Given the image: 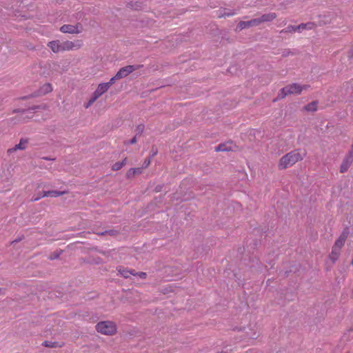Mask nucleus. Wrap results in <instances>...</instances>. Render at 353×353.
I'll use <instances>...</instances> for the list:
<instances>
[{
	"mask_svg": "<svg viewBox=\"0 0 353 353\" xmlns=\"http://www.w3.org/2000/svg\"><path fill=\"white\" fill-rule=\"evenodd\" d=\"M27 110H21V109H16V110H13V112L14 113H17V112H21V113H24L26 112Z\"/></svg>",
	"mask_w": 353,
	"mask_h": 353,
	"instance_id": "nucleus-35",
	"label": "nucleus"
},
{
	"mask_svg": "<svg viewBox=\"0 0 353 353\" xmlns=\"http://www.w3.org/2000/svg\"><path fill=\"white\" fill-rule=\"evenodd\" d=\"M135 276H139L141 279H145L147 276V274L143 272H137Z\"/></svg>",
	"mask_w": 353,
	"mask_h": 353,
	"instance_id": "nucleus-30",
	"label": "nucleus"
},
{
	"mask_svg": "<svg viewBox=\"0 0 353 353\" xmlns=\"http://www.w3.org/2000/svg\"><path fill=\"white\" fill-rule=\"evenodd\" d=\"M144 128H145L144 125H143V124L138 125L136 128L137 134H141L143 132Z\"/></svg>",
	"mask_w": 353,
	"mask_h": 353,
	"instance_id": "nucleus-26",
	"label": "nucleus"
},
{
	"mask_svg": "<svg viewBox=\"0 0 353 353\" xmlns=\"http://www.w3.org/2000/svg\"><path fill=\"white\" fill-rule=\"evenodd\" d=\"M21 239H16L15 240H14L13 241H12V243H17L19 242V241H21Z\"/></svg>",
	"mask_w": 353,
	"mask_h": 353,
	"instance_id": "nucleus-39",
	"label": "nucleus"
},
{
	"mask_svg": "<svg viewBox=\"0 0 353 353\" xmlns=\"http://www.w3.org/2000/svg\"><path fill=\"white\" fill-rule=\"evenodd\" d=\"M258 19H254L247 21H240L238 24V28L240 30L248 28L252 26H256L259 25Z\"/></svg>",
	"mask_w": 353,
	"mask_h": 353,
	"instance_id": "nucleus-11",
	"label": "nucleus"
},
{
	"mask_svg": "<svg viewBox=\"0 0 353 353\" xmlns=\"http://www.w3.org/2000/svg\"><path fill=\"white\" fill-rule=\"evenodd\" d=\"M118 232L114 230H105L104 232L97 233L99 235L109 234L110 236H116Z\"/></svg>",
	"mask_w": 353,
	"mask_h": 353,
	"instance_id": "nucleus-20",
	"label": "nucleus"
},
{
	"mask_svg": "<svg viewBox=\"0 0 353 353\" xmlns=\"http://www.w3.org/2000/svg\"><path fill=\"white\" fill-rule=\"evenodd\" d=\"M143 171V168H130L126 173L127 178H131L134 176L135 174H141Z\"/></svg>",
	"mask_w": 353,
	"mask_h": 353,
	"instance_id": "nucleus-16",
	"label": "nucleus"
},
{
	"mask_svg": "<svg viewBox=\"0 0 353 353\" xmlns=\"http://www.w3.org/2000/svg\"><path fill=\"white\" fill-rule=\"evenodd\" d=\"M81 28L80 23H77L75 26L65 24L60 28V31L63 33L78 34L81 32Z\"/></svg>",
	"mask_w": 353,
	"mask_h": 353,
	"instance_id": "nucleus-6",
	"label": "nucleus"
},
{
	"mask_svg": "<svg viewBox=\"0 0 353 353\" xmlns=\"http://www.w3.org/2000/svg\"><path fill=\"white\" fill-rule=\"evenodd\" d=\"M353 161V156L352 154H347L343 159L341 168H340V172L341 173H343L346 172L348 168H350V165L352 164Z\"/></svg>",
	"mask_w": 353,
	"mask_h": 353,
	"instance_id": "nucleus-10",
	"label": "nucleus"
},
{
	"mask_svg": "<svg viewBox=\"0 0 353 353\" xmlns=\"http://www.w3.org/2000/svg\"><path fill=\"white\" fill-rule=\"evenodd\" d=\"M58 256H59V254H56L54 255V256H50V259H54L58 258Z\"/></svg>",
	"mask_w": 353,
	"mask_h": 353,
	"instance_id": "nucleus-38",
	"label": "nucleus"
},
{
	"mask_svg": "<svg viewBox=\"0 0 353 353\" xmlns=\"http://www.w3.org/2000/svg\"><path fill=\"white\" fill-rule=\"evenodd\" d=\"M341 253V250L332 247V252L329 256L330 260L334 263L339 259Z\"/></svg>",
	"mask_w": 353,
	"mask_h": 353,
	"instance_id": "nucleus-15",
	"label": "nucleus"
},
{
	"mask_svg": "<svg viewBox=\"0 0 353 353\" xmlns=\"http://www.w3.org/2000/svg\"><path fill=\"white\" fill-rule=\"evenodd\" d=\"M117 270L122 276L124 278H129L130 275L135 276L137 272L134 270H128L123 267H119Z\"/></svg>",
	"mask_w": 353,
	"mask_h": 353,
	"instance_id": "nucleus-13",
	"label": "nucleus"
},
{
	"mask_svg": "<svg viewBox=\"0 0 353 353\" xmlns=\"http://www.w3.org/2000/svg\"><path fill=\"white\" fill-rule=\"evenodd\" d=\"M137 141V136L134 137L131 140H130L128 142H125V144H128V143H130V144H134L136 143Z\"/></svg>",
	"mask_w": 353,
	"mask_h": 353,
	"instance_id": "nucleus-32",
	"label": "nucleus"
},
{
	"mask_svg": "<svg viewBox=\"0 0 353 353\" xmlns=\"http://www.w3.org/2000/svg\"><path fill=\"white\" fill-rule=\"evenodd\" d=\"M296 32L295 26H288L285 29H283L281 31V33H287V32Z\"/></svg>",
	"mask_w": 353,
	"mask_h": 353,
	"instance_id": "nucleus-24",
	"label": "nucleus"
},
{
	"mask_svg": "<svg viewBox=\"0 0 353 353\" xmlns=\"http://www.w3.org/2000/svg\"><path fill=\"white\" fill-rule=\"evenodd\" d=\"M347 232L343 231L339 236V237L336 240L334 248L341 249V248L344 245V243L347 238Z\"/></svg>",
	"mask_w": 353,
	"mask_h": 353,
	"instance_id": "nucleus-12",
	"label": "nucleus"
},
{
	"mask_svg": "<svg viewBox=\"0 0 353 353\" xmlns=\"http://www.w3.org/2000/svg\"><path fill=\"white\" fill-rule=\"evenodd\" d=\"M307 85H301L299 83H292L283 88L279 92L277 99H282L288 94H299L303 90H306Z\"/></svg>",
	"mask_w": 353,
	"mask_h": 353,
	"instance_id": "nucleus-3",
	"label": "nucleus"
},
{
	"mask_svg": "<svg viewBox=\"0 0 353 353\" xmlns=\"http://www.w3.org/2000/svg\"><path fill=\"white\" fill-rule=\"evenodd\" d=\"M95 327L98 332L105 335H112L117 332L116 324L110 321H101Z\"/></svg>",
	"mask_w": 353,
	"mask_h": 353,
	"instance_id": "nucleus-4",
	"label": "nucleus"
},
{
	"mask_svg": "<svg viewBox=\"0 0 353 353\" xmlns=\"http://www.w3.org/2000/svg\"><path fill=\"white\" fill-rule=\"evenodd\" d=\"M38 108H39V106H36L35 105V106L30 107L28 110L33 111V110H37Z\"/></svg>",
	"mask_w": 353,
	"mask_h": 353,
	"instance_id": "nucleus-37",
	"label": "nucleus"
},
{
	"mask_svg": "<svg viewBox=\"0 0 353 353\" xmlns=\"http://www.w3.org/2000/svg\"><path fill=\"white\" fill-rule=\"evenodd\" d=\"M295 29H296V32H302L304 29V26L303 25V23L299 25V26H295Z\"/></svg>",
	"mask_w": 353,
	"mask_h": 353,
	"instance_id": "nucleus-31",
	"label": "nucleus"
},
{
	"mask_svg": "<svg viewBox=\"0 0 353 353\" xmlns=\"http://www.w3.org/2000/svg\"><path fill=\"white\" fill-rule=\"evenodd\" d=\"M94 101H92V98L90 99L88 103L85 105V108H89Z\"/></svg>",
	"mask_w": 353,
	"mask_h": 353,
	"instance_id": "nucleus-36",
	"label": "nucleus"
},
{
	"mask_svg": "<svg viewBox=\"0 0 353 353\" xmlns=\"http://www.w3.org/2000/svg\"><path fill=\"white\" fill-rule=\"evenodd\" d=\"M57 343L56 342H51V341H44L43 342V345L46 346V347H56V344Z\"/></svg>",
	"mask_w": 353,
	"mask_h": 353,
	"instance_id": "nucleus-28",
	"label": "nucleus"
},
{
	"mask_svg": "<svg viewBox=\"0 0 353 353\" xmlns=\"http://www.w3.org/2000/svg\"><path fill=\"white\" fill-rule=\"evenodd\" d=\"M0 294H2V290L0 289Z\"/></svg>",
	"mask_w": 353,
	"mask_h": 353,
	"instance_id": "nucleus-43",
	"label": "nucleus"
},
{
	"mask_svg": "<svg viewBox=\"0 0 353 353\" xmlns=\"http://www.w3.org/2000/svg\"><path fill=\"white\" fill-rule=\"evenodd\" d=\"M151 152H152V157H154V156H155V155L157 154V149L155 147H154V146H153V147L152 148V151H151Z\"/></svg>",
	"mask_w": 353,
	"mask_h": 353,
	"instance_id": "nucleus-34",
	"label": "nucleus"
},
{
	"mask_svg": "<svg viewBox=\"0 0 353 353\" xmlns=\"http://www.w3.org/2000/svg\"><path fill=\"white\" fill-rule=\"evenodd\" d=\"M48 46L54 53L77 50L80 48L79 44H75L72 41H65L61 42L59 40H55L48 42Z\"/></svg>",
	"mask_w": 353,
	"mask_h": 353,
	"instance_id": "nucleus-2",
	"label": "nucleus"
},
{
	"mask_svg": "<svg viewBox=\"0 0 353 353\" xmlns=\"http://www.w3.org/2000/svg\"><path fill=\"white\" fill-rule=\"evenodd\" d=\"M259 336V334L256 332H254L250 336V338L252 339V340H254V339H256Z\"/></svg>",
	"mask_w": 353,
	"mask_h": 353,
	"instance_id": "nucleus-33",
	"label": "nucleus"
},
{
	"mask_svg": "<svg viewBox=\"0 0 353 353\" xmlns=\"http://www.w3.org/2000/svg\"><path fill=\"white\" fill-rule=\"evenodd\" d=\"M117 79H120L117 78V74H116L115 76L112 77L108 82H106V83L108 84V85L110 88L112 85H113L115 83L116 80H117Z\"/></svg>",
	"mask_w": 353,
	"mask_h": 353,
	"instance_id": "nucleus-27",
	"label": "nucleus"
},
{
	"mask_svg": "<svg viewBox=\"0 0 353 353\" xmlns=\"http://www.w3.org/2000/svg\"><path fill=\"white\" fill-rule=\"evenodd\" d=\"M65 193V192L63 191H58V190H48V191H42V195L39 196L37 197H32V201H38L40 199L46 196H50V197H57L61 195H63Z\"/></svg>",
	"mask_w": 353,
	"mask_h": 353,
	"instance_id": "nucleus-8",
	"label": "nucleus"
},
{
	"mask_svg": "<svg viewBox=\"0 0 353 353\" xmlns=\"http://www.w3.org/2000/svg\"><path fill=\"white\" fill-rule=\"evenodd\" d=\"M43 159H46V160H50V159H48L47 157H44Z\"/></svg>",
	"mask_w": 353,
	"mask_h": 353,
	"instance_id": "nucleus-41",
	"label": "nucleus"
},
{
	"mask_svg": "<svg viewBox=\"0 0 353 353\" xmlns=\"http://www.w3.org/2000/svg\"><path fill=\"white\" fill-rule=\"evenodd\" d=\"M276 14L274 12H270L263 14L261 17L257 18L259 24L263 22H270L276 19Z\"/></svg>",
	"mask_w": 353,
	"mask_h": 353,
	"instance_id": "nucleus-14",
	"label": "nucleus"
},
{
	"mask_svg": "<svg viewBox=\"0 0 353 353\" xmlns=\"http://www.w3.org/2000/svg\"><path fill=\"white\" fill-rule=\"evenodd\" d=\"M109 88H110L106 83H101L99 84L97 89L101 93V94H103L107 92Z\"/></svg>",
	"mask_w": 353,
	"mask_h": 353,
	"instance_id": "nucleus-17",
	"label": "nucleus"
},
{
	"mask_svg": "<svg viewBox=\"0 0 353 353\" xmlns=\"http://www.w3.org/2000/svg\"><path fill=\"white\" fill-rule=\"evenodd\" d=\"M349 154H352V156H353V143H352V145L351 150H350V152H349Z\"/></svg>",
	"mask_w": 353,
	"mask_h": 353,
	"instance_id": "nucleus-40",
	"label": "nucleus"
},
{
	"mask_svg": "<svg viewBox=\"0 0 353 353\" xmlns=\"http://www.w3.org/2000/svg\"><path fill=\"white\" fill-rule=\"evenodd\" d=\"M52 90V86L50 83L45 84L41 88V92L43 94H47Z\"/></svg>",
	"mask_w": 353,
	"mask_h": 353,
	"instance_id": "nucleus-21",
	"label": "nucleus"
},
{
	"mask_svg": "<svg viewBox=\"0 0 353 353\" xmlns=\"http://www.w3.org/2000/svg\"><path fill=\"white\" fill-rule=\"evenodd\" d=\"M303 159V155L298 150H292L284 156H283L279 163L278 168L279 170H284L289 167L292 166L296 163L301 161Z\"/></svg>",
	"mask_w": 353,
	"mask_h": 353,
	"instance_id": "nucleus-1",
	"label": "nucleus"
},
{
	"mask_svg": "<svg viewBox=\"0 0 353 353\" xmlns=\"http://www.w3.org/2000/svg\"><path fill=\"white\" fill-rule=\"evenodd\" d=\"M142 66V65H128L123 67L117 72V78H119L121 79L126 77L134 71L141 68Z\"/></svg>",
	"mask_w": 353,
	"mask_h": 353,
	"instance_id": "nucleus-5",
	"label": "nucleus"
},
{
	"mask_svg": "<svg viewBox=\"0 0 353 353\" xmlns=\"http://www.w3.org/2000/svg\"><path fill=\"white\" fill-rule=\"evenodd\" d=\"M41 195H42V192L41 193H39L37 196H41Z\"/></svg>",
	"mask_w": 353,
	"mask_h": 353,
	"instance_id": "nucleus-42",
	"label": "nucleus"
},
{
	"mask_svg": "<svg viewBox=\"0 0 353 353\" xmlns=\"http://www.w3.org/2000/svg\"><path fill=\"white\" fill-rule=\"evenodd\" d=\"M305 30H312L316 27V24L314 22H308L303 23Z\"/></svg>",
	"mask_w": 353,
	"mask_h": 353,
	"instance_id": "nucleus-23",
	"label": "nucleus"
},
{
	"mask_svg": "<svg viewBox=\"0 0 353 353\" xmlns=\"http://www.w3.org/2000/svg\"><path fill=\"white\" fill-rule=\"evenodd\" d=\"M236 14V11H232L230 10H228V9H225L223 12V13L221 14V16L222 17H231V16H233L234 14Z\"/></svg>",
	"mask_w": 353,
	"mask_h": 353,
	"instance_id": "nucleus-22",
	"label": "nucleus"
},
{
	"mask_svg": "<svg viewBox=\"0 0 353 353\" xmlns=\"http://www.w3.org/2000/svg\"><path fill=\"white\" fill-rule=\"evenodd\" d=\"M237 148L236 144L232 141H228L223 143L219 144L215 148L216 152H229L234 151Z\"/></svg>",
	"mask_w": 353,
	"mask_h": 353,
	"instance_id": "nucleus-7",
	"label": "nucleus"
},
{
	"mask_svg": "<svg viewBox=\"0 0 353 353\" xmlns=\"http://www.w3.org/2000/svg\"><path fill=\"white\" fill-rule=\"evenodd\" d=\"M28 143V140L27 139H21L19 141V143L18 144H16L14 147L12 148H9L7 151L8 154H12V152L21 150H23L27 148V144Z\"/></svg>",
	"mask_w": 353,
	"mask_h": 353,
	"instance_id": "nucleus-9",
	"label": "nucleus"
},
{
	"mask_svg": "<svg viewBox=\"0 0 353 353\" xmlns=\"http://www.w3.org/2000/svg\"><path fill=\"white\" fill-rule=\"evenodd\" d=\"M151 160L150 158L145 159L143 161V165L141 168H146L150 164Z\"/></svg>",
	"mask_w": 353,
	"mask_h": 353,
	"instance_id": "nucleus-29",
	"label": "nucleus"
},
{
	"mask_svg": "<svg viewBox=\"0 0 353 353\" xmlns=\"http://www.w3.org/2000/svg\"><path fill=\"white\" fill-rule=\"evenodd\" d=\"M126 163V159H124L122 161H119L113 164L112 170H119Z\"/></svg>",
	"mask_w": 353,
	"mask_h": 353,
	"instance_id": "nucleus-18",
	"label": "nucleus"
},
{
	"mask_svg": "<svg viewBox=\"0 0 353 353\" xmlns=\"http://www.w3.org/2000/svg\"><path fill=\"white\" fill-rule=\"evenodd\" d=\"M101 95H102L101 93L97 89H96V90L94 92V93L91 97L92 101H95Z\"/></svg>",
	"mask_w": 353,
	"mask_h": 353,
	"instance_id": "nucleus-25",
	"label": "nucleus"
},
{
	"mask_svg": "<svg viewBox=\"0 0 353 353\" xmlns=\"http://www.w3.org/2000/svg\"><path fill=\"white\" fill-rule=\"evenodd\" d=\"M317 104L316 102H312L305 106V110L307 111H315L316 110Z\"/></svg>",
	"mask_w": 353,
	"mask_h": 353,
	"instance_id": "nucleus-19",
	"label": "nucleus"
}]
</instances>
